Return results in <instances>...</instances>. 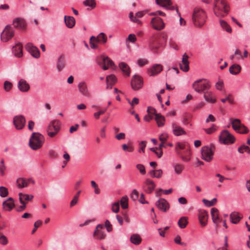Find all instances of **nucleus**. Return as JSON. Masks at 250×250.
Segmentation results:
<instances>
[{
  "label": "nucleus",
  "mask_w": 250,
  "mask_h": 250,
  "mask_svg": "<svg viewBox=\"0 0 250 250\" xmlns=\"http://www.w3.org/2000/svg\"><path fill=\"white\" fill-rule=\"evenodd\" d=\"M91 187L94 189V193L95 194H99L100 193V189L98 187V185L94 181H91L90 182Z\"/></svg>",
  "instance_id": "864d4df0"
},
{
  "label": "nucleus",
  "mask_w": 250,
  "mask_h": 250,
  "mask_svg": "<svg viewBox=\"0 0 250 250\" xmlns=\"http://www.w3.org/2000/svg\"><path fill=\"white\" fill-rule=\"evenodd\" d=\"M117 78L114 75H109L106 78V88L111 89L117 82Z\"/></svg>",
  "instance_id": "2f4dec72"
},
{
  "label": "nucleus",
  "mask_w": 250,
  "mask_h": 250,
  "mask_svg": "<svg viewBox=\"0 0 250 250\" xmlns=\"http://www.w3.org/2000/svg\"><path fill=\"white\" fill-rule=\"evenodd\" d=\"M214 151V146H205L202 147L201 149L202 158L206 162H210L213 159Z\"/></svg>",
  "instance_id": "1a4fd4ad"
},
{
  "label": "nucleus",
  "mask_w": 250,
  "mask_h": 250,
  "mask_svg": "<svg viewBox=\"0 0 250 250\" xmlns=\"http://www.w3.org/2000/svg\"><path fill=\"white\" fill-rule=\"evenodd\" d=\"M198 216L201 225L203 227L206 226L208 218V212L205 210L200 209L198 211Z\"/></svg>",
  "instance_id": "a211bd4d"
},
{
  "label": "nucleus",
  "mask_w": 250,
  "mask_h": 250,
  "mask_svg": "<svg viewBox=\"0 0 250 250\" xmlns=\"http://www.w3.org/2000/svg\"><path fill=\"white\" fill-rule=\"evenodd\" d=\"M107 41V38L104 33H100L97 37L91 36L90 38L89 44L92 49L98 48V43L105 44Z\"/></svg>",
  "instance_id": "423d86ee"
},
{
  "label": "nucleus",
  "mask_w": 250,
  "mask_h": 250,
  "mask_svg": "<svg viewBox=\"0 0 250 250\" xmlns=\"http://www.w3.org/2000/svg\"><path fill=\"white\" fill-rule=\"evenodd\" d=\"M207 15L205 10L199 7L194 8L192 15L193 24L197 27H202L206 23Z\"/></svg>",
  "instance_id": "f257e3e1"
},
{
  "label": "nucleus",
  "mask_w": 250,
  "mask_h": 250,
  "mask_svg": "<svg viewBox=\"0 0 250 250\" xmlns=\"http://www.w3.org/2000/svg\"><path fill=\"white\" fill-rule=\"evenodd\" d=\"M188 223V217H182L178 222V225L181 229H184L186 227Z\"/></svg>",
  "instance_id": "49530a36"
},
{
  "label": "nucleus",
  "mask_w": 250,
  "mask_h": 250,
  "mask_svg": "<svg viewBox=\"0 0 250 250\" xmlns=\"http://www.w3.org/2000/svg\"><path fill=\"white\" fill-rule=\"evenodd\" d=\"M61 123L57 119L51 121L46 129L47 135L50 138L55 137L61 130Z\"/></svg>",
  "instance_id": "39448f33"
},
{
  "label": "nucleus",
  "mask_w": 250,
  "mask_h": 250,
  "mask_svg": "<svg viewBox=\"0 0 250 250\" xmlns=\"http://www.w3.org/2000/svg\"><path fill=\"white\" fill-rule=\"evenodd\" d=\"M243 218V215L238 212H233L230 215V219L231 222L235 224L239 222L241 219Z\"/></svg>",
  "instance_id": "473e14b6"
},
{
  "label": "nucleus",
  "mask_w": 250,
  "mask_h": 250,
  "mask_svg": "<svg viewBox=\"0 0 250 250\" xmlns=\"http://www.w3.org/2000/svg\"><path fill=\"white\" fill-rule=\"evenodd\" d=\"M178 155L182 158V159L185 162H188L190 160V148L188 146L185 150L183 152H178Z\"/></svg>",
  "instance_id": "7c9ffc66"
},
{
  "label": "nucleus",
  "mask_w": 250,
  "mask_h": 250,
  "mask_svg": "<svg viewBox=\"0 0 250 250\" xmlns=\"http://www.w3.org/2000/svg\"><path fill=\"white\" fill-rule=\"evenodd\" d=\"M14 36V31L11 25H6L1 34L0 39L3 42H7Z\"/></svg>",
  "instance_id": "9d476101"
},
{
  "label": "nucleus",
  "mask_w": 250,
  "mask_h": 250,
  "mask_svg": "<svg viewBox=\"0 0 250 250\" xmlns=\"http://www.w3.org/2000/svg\"><path fill=\"white\" fill-rule=\"evenodd\" d=\"M188 56L185 54L182 58L181 62L179 63V66L181 70L184 72H188L189 70V62L188 61Z\"/></svg>",
  "instance_id": "b1692460"
},
{
  "label": "nucleus",
  "mask_w": 250,
  "mask_h": 250,
  "mask_svg": "<svg viewBox=\"0 0 250 250\" xmlns=\"http://www.w3.org/2000/svg\"><path fill=\"white\" fill-rule=\"evenodd\" d=\"M155 120L157 122V125L159 127L164 125L165 122V117L161 115L160 114H156Z\"/></svg>",
  "instance_id": "c03bdc74"
},
{
  "label": "nucleus",
  "mask_w": 250,
  "mask_h": 250,
  "mask_svg": "<svg viewBox=\"0 0 250 250\" xmlns=\"http://www.w3.org/2000/svg\"><path fill=\"white\" fill-rule=\"evenodd\" d=\"M3 208L6 211H10L15 207L14 199L9 197L2 203Z\"/></svg>",
  "instance_id": "a878e982"
},
{
  "label": "nucleus",
  "mask_w": 250,
  "mask_h": 250,
  "mask_svg": "<svg viewBox=\"0 0 250 250\" xmlns=\"http://www.w3.org/2000/svg\"><path fill=\"white\" fill-rule=\"evenodd\" d=\"M229 10V6L226 0H214L213 12L217 17H225L228 14Z\"/></svg>",
  "instance_id": "f03ea898"
},
{
  "label": "nucleus",
  "mask_w": 250,
  "mask_h": 250,
  "mask_svg": "<svg viewBox=\"0 0 250 250\" xmlns=\"http://www.w3.org/2000/svg\"><path fill=\"white\" fill-rule=\"evenodd\" d=\"M13 53L14 55L18 58L22 56V45L21 43H17L12 48Z\"/></svg>",
  "instance_id": "cd10ccee"
},
{
  "label": "nucleus",
  "mask_w": 250,
  "mask_h": 250,
  "mask_svg": "<svg viewBox=\"0 0 250 250\" xmlns=\"http://www.w3.org/2000/svg\"><path fill=\"white\" fill-rule=\"evenodd\" d=\"M235 141L234 136L227 130L222 131L219 136V141L225 145L233 144Z\"/></svg>",
  "instance_id": "6e6552de"
},
{
  "label": "nucleus",
  "mask_w": 250,
  "mask_h": 250,
  "mask_svg": "<svg viewBox=\"0 0 250 250\" xmlns=\"http://www.w3.org/2000/svg\"><path fill=\"white\" fill-rule=\"evenodd\" d=\"M157 37L155 36L152 37L149 41V47L153 52H157L159 47L156 44Z\"/></svg>",
  "instance_id": "f704fd0d"
},
{
  "label": "nucleus",
  "mask_w": 250,
  "mask_h": 250,
  "mask_svg": "<svg viewBox=\"0 0 250 250\" xmlns=\"http://www.w3.org/2000/svg\"><path fill=\"white\" fill-rule=\"evenodd\" d=\"M130 240L134 245H139L142 242V238L138 234H133L131 235Z\"/></svg>",
  "instance_id": "a19ab883"
},
{
  "label": "nucleus",
  "mask_w": 250,
  "mask_h": 250,
  "mask_svg": "<svg viewBox=\"0 0 250 250\" xmlns=\"http://www.w3.org/2000/svg\"><path fill=\"white\" fill-rule=\"evenodd\" d=\"M241 70L240 65L237 64L232 65L229 69V72L233 75H237L239 73Z\"/></svg>",
  "instance_id": "ea45409f"
},
{
  "label": "nucleus",
  "mask_w": 250,
  "mask_h": 250,
  "mask_svg": "<svg viewBox=\"0 0 250 250\" xmlns=\"http://www.w3.org/2000/svg\"><path fill=\"white\" fill-rule=\"evenodd\" d=\"M122 149L125 151H127L129 152H132L134 150V147L131 144H123L122 145Z\"/></svg>",
  "instance_id": "8fccbe9b"
},
{
  "label": "nucleus",
  "mask_w": 250,
  "mask_h": 250,
  "mask_svg": "<svg viewBox=\"0 0 250 250\" xmlns=\"http://www.w3.org/2000/svg\"><path fill=\"white\" fill-rule=\"evenodd\" d=\"M128 198L127 196H123L121 200V207L123 209L127 208L128 207Z\"/></svg>",
  "instance_id": "09e8293b"
},
{
  "label": "nucleus",
  "mask_w": 250,
  "mask_h": 250,
  "mask_svg": "<svg viewBox=\"0 0 250 250\" xmlns=\"http://www.w3.org/2000/svg\"><path fill=\"white\" fill-rule=\"evenodd\" d=\"M131 85L133 89L138 90L141 89L143 85L142 78L138 75H134L131 81Z\"/></svg>",
  "instance_id": "ddd939ff"
},
{
  "label": "nucleus",
  "mask_w": 250,
  "mask_h": 250,
  "mask_svg": "<svg viewBox=\"0 0 250 250\" xmlns=\"http://www.w3.org/2000/svg\"><path fill=\"white\" fill-rule=\"evenodd\" d=\"M64 20L65 25L68 28H71L74 26L75 24V20L74 17L65 16Z\"/></svg>",
  "instance_id": "c9c22d12"
},
{
  "label": "nucleus",
  "mask_w": 250,
  "mask_h": 250,
  "mask_svg": "<svg viewBox=\"0 0 250 250\" xmlns=\"http://www.w3.org/2000/svg\"><path fill=\"white\" fill-rule=\"evenodd\" d=\"M104 227L106 228L107 231L110 232L112 230V226L110 224V222L109 220H106L105 222V225L104 226Z\"/></svg>",
  "instance_id": "774afa93"
},
{
  "label": "nucleus",
  "mask_w": 250,
  "mask_h": 250,
  "mask_svg": "<svg viewBox=\"0 0 250 250\" xmlns=\"http://www.w3.org/2000/svg\"><path fill=\"white\" fill-rule=\"evenodd\" d=\"M238 151L241 153H243L244 152L250 153V149L249 146L243 145L238 148Z\"/></svg>",
  "instance_id": "13d9d810"
},
{
  "label": "nucleus",
  "mask_w": 250,
  "mask_h": 250,
  "mask_svg": "<svg viewBox=\"0 0 250 250\" xmlns=\"http://www.w3.org/2000/svg\"><path fill=\"white\" fill-rule=\"evenodd\" d=\"M25 48L26 50L34 58H39L40 57V52L39 49L33 45L32 43L29 42L27 43Z\"/></svg>",
  "instance_id": "4468645a"
},
{
  "label": "nucleus",
  "mask_w": 250,
  "mask_h": 250,
  "mask_svg": "<svg viewBox=\"0 0 250 250\" xmlns=\"http://www.w3.org/2000/svg\"><path fill=\"white\" fill-rule=\"evenodd\" d=\"M169 137L167 133H163L160 135L159 139L161 142H166Z\"/></svg>",
  "instance_id": "bf43d9fd"
},
{
  "label": "nucleus",
  "mask_w": 250,
  "mask_h": 250,
  "mask_svg": "<svg viewBox=\"0 0 250 250\" xmlns=\"http://www.w3.org/2000/svg\"><path fill=\"white\" fill-rule=\"evenodd\" d=\"M156 207L161 210L167 212L169 208V205L167 201L164 198H161L155 203Z\"/></svg>",
  "instance_id": "aec40b11"
},
{
  "label": "nucleus",
  "mask_w": 250,
  "mask_h": 250,
  "mask_svg": "<svg viewBox=\"0 0 250 250\" xmlns=\"http://www.w3.org/2000/svg\"><path fill=\"white\" fill-rule=\"evenodd\" d=\"M230 120L232 128L237 132L240 134H246L249 132V129L244 125L241 124L240 119L231 118Z\"/></svg>",
  "instance_id": "0eeeda50"
},
{
  "label": "nucleus",
  "mask_w": 250,
  "mask_h": 250,
  "mask_svg": "<svg viewBox=\"0 0 250 250\" xmlns=\"http://www.w3.org/2000/svg\"><path fill=\"white\" fill-rule=\"evenodd\" d=\"M107 107L100 109L99 111L94 113L93 116L96 119H99L101 115L104 114L107 110Z\"/></svg>",
  "instance_id": "6e6d98bb"
},
{
  "label": "nucleus",
  "mask_w": 250,
  "mask_h": 250,
  "mask_svg": "<svg viewBox=\"0 0 250 250\" xmlns=\"http://www.w3.org/2000/svg\"><path fill=\"white\" fill-rule=\"evenodd\" d=\"M18 89L22 92H27L30 89L29 84L24 79H21L18 83Z\"/></svg>",
  "instance_id": "393cba45"
},
{
  "label": "nucleus",
  "mask_w": 250,
  "mask_h": 250,
  "mask_svg": "<svg viewBox=\"0 0 250 250\" xmlns=\"http://www.w3.org/2000/svg\"><path fill=\"white\" fill-rule=\"evenodd\" d=\"M163 67L162 65L155 64L147 70L149 76H154L160 73L163 70Z\"/></svg>",
  "instance_id": "412c9836"
},
{
  "label": "nucleus",
  "mask_w": 250,
  "mask_h": 250,
  "mask_svg": "<svg viewBox=\"0 0 250 250\" xmlns=\"http://www.w3.org/2000/svg\"><path fill=\"white\" fill-rule=\"evenodd\" d=\"M104 225L103 224L98 225L93 234V237L95 240H102L105 238L106 234L104 231Z\"/></svg>",
  "instance_id": "9b49d317"
},
{
  "label": "nucleus",
  "mask_w": 250,
  "mask_h": 250,
  "mask_svg": "<svg viewBox=\"0 0 250 250\" xmlns=\"http://www.w3.org/2000/svg\"><path fill=\"white\" fill-rule=\"evenodd\" d=\"M83 4L86 6L91 7L92 8H94L96 6L95 0H85L83 1Z\"/></svg>",
  "instance_id": "4d7b16f0"
},
{
  "label": "nucleus",
  "mask_w": 250,
  "mask_h": 250,
  "mask_svg": "<svg viewBox=\"0 0 250 250\" xmlns=\"http://www.w3.org/2000/svg\"><path fill=\"white\" fill-rule=\"evenodd\" d=\"M26 179L23 178H19L17 180V186L19 188H23L28 186Z\"/></svg>",
  "instance_id": "a18cd8bd"
},
{
  "label": "nucleus",
  "mask_w": 250,
  "mask_h": 250,
  "mask_svg": "<svg viewBox=\"0 0 250 250\" xmlns=\"http://www.w3.org/2000/svg\"><path fill=\"white\" fill-rule=\"evenodd\" d=\"M6 169V167L5 165L4 161L3 159H1L0 162V173L1 176L5 175V171Z\"/></svg>",
  "instance_id": "603ef678"
},
{
  "label": "nucleus",
  "mask_w": 250,
  "mask_h": 250,
  "mask_svg": "<svg viewBox=\"0 0 250 250\" xmlns=\"http://www.w3.org/2000/svg\"><path fill=\"white\" fill-rule=\"evenodd\" d=\"M154 182L150 179H146L144 182L143 189L144 191L148 194L151 193L155 188Z\"/></svg>",
  "instance_id": "6ab92c4d"
},
{
  "label": "nucleus",
  "mask_w": 250,
  "mask_h": 250,
  "mask_svg": "<svg viewBox=\"0 0 250 250\" xmlns=\"http://www.w3.org/2000/svg\"><path fill=\"white\" fill-rule=\"evenodd\" d=\"M8 194V189L4 187H0V196L2 197H6Z\"/></svg>",
  "instance_id": "5fc2aeb1"
},
{
  "label": "nucleus",
  "mask_w": 250,
  "mask_h": 250,
  "mask_svg": "<svg viewBox=\"0 0 250 250\" xmlns=\"http://www.w3.org/2000/svg\"><path fill=\"white\" fill-rule=\"evenodd\" d=\"M129 18L131 21L134 22H136L139 24H141V21L140 20L137 19L135 16H134L133 13L132 12H130L129 13Z\"/></svg>",
  "instance_id": "0e129e2a"
},
{
  "label": "nucleus",
  "mask_w": 250,
  "mask_h": 250,
  "mask_svg": "<svg viewBox=\"0 0 250 250\" xmlns=\"http://www.w3.org/2000/svg\"><path fill=\"white\" fill-rule=\"evenodd\" d=\"M25 119L22 115L16 116L13 119V123L17 129H22L25 126Z\"/></svg>",
  "instance_id": "f3484780"
},
{
  "label": "nucleus",
  "mask_w": 250,
  "mask_h": 250,
  "mask_svg": "<svg viewBox=\"0 0 250 250\" xmlns=\"http://www.w3.org/2000/svg\"><path fill=\"white\" fill-rule=\"evenodd\" d=\"M166 142H161V143L159 145V146L158 147H155L150 148V150L152 151H155V150H158L159 152L156 153V155L158 156V158H161L163 155V151H162V148L163 147H166Z\"/></svg>",
  "instance_id": "4c0bfd02"
},
{
  "label": "nucleus",
  "mask_w": 250,
  "mask_h": 250,
  "mask_svg": "<svg viewBox=\"0 0 250 250\" xmlns=\"http://www.w3.org/2000/svg\"><path fill=\"white\" fill-rule=\"evenodd\" d=\"M78 88L79 92L83 96L89 97L90 96V92L88 89L87 84L84 82H81L78 85Z\"/></svg>",
  "instance_id": "4be33fe9"
},
{
  "label": "nucleus",
  "mask_w": 250,
  "mask_h": 250,
  "mask_svg": "<svg viewBox=\"0 0 250 250\" xmlns=\"http://www.w3.org/2000/svg\"><path fill=\"white\" fill-rule=\"evenodd\" d=\"M211 87V83L207 79H199L194 82L192 84L193 89L199 93H204Z\"/></svg>",
  "instance_id": "20e7f679"
},
{
  "label": "nucleus",
  "mask_w": 250,
  "mask_h": 250,
  "mask_svg": "<svg viewBox=\"0 0 250 250\" xmlns=\"http://www.w3.org/2000/svg\"><path fill=\"white\" fill-rule=\"evenodd\" d=\"M155 2L157 4L169 10H176V12L178 13L179 16H181L180 13L179 12L178 8L172 5L171 0H155Z\"/></svg>",
  "instance_id": "f8f14e48"
},
{
  "label": "nucleus",
  "mask_w": 250,
  "mask_h": 250,
  "mask_svg": "<svg viewBox=\"0 0 250 250\" xmlns=\"http://www.w3.org/2000/svg\"><path fill=\"white\" fill-rule=\"evenodd\" d=\"M12 87V83L9 81H5L4 83V89L6 91H9Z\"/></svg>",
  "instance_id": "680f3d73"
},
{
  "label": "nucleus",
  "mask_w": 250,
  "mask_h": 250,
  "mask_svg": "<svg viewBox=\"0 0 250 250\" xmlns=\"http://www.w3.org/2000/svg\"><path fill=\"white\" fill-rule=\"evenodd\" d=\"M19 201L20 203H24L26 205L28 201H31L34 198V196L32 194H27L22 193H19Z\"/></svg>",
  "instance_id": "bb28decb"
},
{
  "label": "nucleus",
  "mask_w": 250,
  "mask_h": 250,
  "mask_svg": "<svg viewBox=\"0 0 250 250\" xmlns=\"http://www.w3.org/2000/svg\"><path fill=\"white\" fill-rule=\"evenodd\" d=\"M172 128L173 134L175 136H180L186 134V132L181 126L173 123L172 124Z\"/></svg>",
  "instance_id": "c85d7f7f"
},
{
  "label": "nucleus",
  "mask_w": 250,
  "mask_h": 250,
  "mask_svg": "<svg viewBox=\"0 0 250 250\" xmlns=\"http://www.w3.org/2000/svg\"><path fill=\"white\" fill-rule=\"evenodd\" d=\"M136 168L140 171V173L142 175H145L146 173V168L145 166L142 164H137Z\"/></svg>",
  "instance_id": "052dcab7"
},
{
  "label": "nucleus",
  "mask_w": 250,
  "mask_h": 250,
  "mask_svg": "<svg viewBox=\"0 0 250 250\" xmlns=\"http://www.w3.org/2000/svg\"><path fill=\"white\" fill-rule=\"evenodd\" d=\"M188 146H190L189 144L187 142H184L183 143L178 142L176 145L175 150L177 153L178 154V152H181L180 151L179 149H186L187 148H188Z\"/></svg>",
  "instance_id": "79ce46f5"
},
{
  "label": "nucleus",
  "mask_w": 250,
  "mask_h": 250,
  "mask_svg": "<svg viewBox=\"0 0 250 250\" xmlns=\"http://www.w3.org/2000/svg\"><path fill=\"white\" fill-rule=\"evenodd\" d=\"M139 192L136 189H134L130 195V198L133 200L136 201L139 197Z\"/></svg>",
  "instance_id": "69168bd1"
},
{
  "label": "nucleus",
  "mask_w": 250,
  "mask_h": 250,
  "mask_svg": "<svg viewBox=\"0 0 250 250\" xmlns=\"http://www.w3.org/2000/svg\"><path fill=\"white\" fill-rule=\"evenodd\" d=\"M101 59L102 61H98V63L104 70H107L110 66L114 65L113 62L107 56H101Z\"/></svg>",
  "instance_id": "dca6fc26"
},
{
  "label": "nucleus",
  "mask_w": 250,
  "mask_h": 250,
  "mask_svg": "<svg viewBox=\"0 0 250 250\" xmlns=\"http://www.w3.org/2000/svg\"><path fill=\"white\" fill-rule=\"evenodd\" d=\"M48 155L51 158H56L58 156L57 152L53 149H50L49 150Z\"/></svg>",
  "instance_id": "338daca9"
},
{
  "label": "nucleus",
  "mask_w": 250,
  "mask_h": 250,
  "mask_svg": "<svg viewBox=\"0 0 250 250\" xmlns=\"http://www.w3.org/2000/svg\"><path fill=\"white\" fill-rule=\"evenodd\" d=\"M174 171L177 175H180L182 173L184 169V166L180 164H176L174 165Z\"/></svg>",
  "instance_id": "de8ad7c7"
},
{
  "label": "nucleus",
  "mask_w": 250,
  "mask_h": 250,
  "mask_svg": "<svg viewBox=\"0 0 250 250\" xmlns=\"http://www.w3.org/2000/svg\"><path fill=\"white\" fill-rule=\"evenodd\" d=\"M44 141V136L39 133L34 132L29 140V146L33 150H37L40 148Z\"/></svg>",
  "instance_id": "7ed1b4c3"
},
{
  "label": "nucleus",
  "mask_w": 250,
  "mask_h": 250,
  "mask_svg": "<svg viewBox=\"0 0 250 250\" xmlns=\"http://www.w3.org/2000/svg\"><path fill=\"white\" fill-rule=\"evenodd\" d=\"M119 67L125 75L129 76L130 74V70L128 65L125 62H122L119 63Z\"/></svg>",
  "instance_id": "58836bf2"
},
{
  "label": "nucleus",
  "mask_w": 250,
  "mask_h": 250,
  "mask_svg": "<svg viewBox=\"0 0 250 250\" xmlns=\"http://www.w3.org/2000/svg\"><path fill=\"white\" fill-rule=\"evenodd\" d=\"M65 66V61L64 56L61 55L58 60L57 68L58 71H61Z\"/></svg>",
  "instance_id": "e433bc0d"
},
{
  "label": "nucleus",
  "mask_w": 250,
  "mask_h": 250,
  "mask_svg": "<svg viewBox=\"0 0 250 250\" xmlns=\"http://www.w3.org/2000/svg\"><path fill=\"white\" fill-rule=\"evenodd\" d=\"M220 24L222 29L229 33H231L232 29L230 26L225 21L220 20Z\"/></svg>",
  "instance_id": "37998d69"
},
{
  "label": "nucleus",
  "mask_w": 250,
  "mask_h": 250,
  "mask_svg": "<svg viewBox=\"0 0 250 250\" xmlns=\"http://www.w3.org/2000/svg\"><path fill=\"white\" fill-rule=\"evenodd\" d=\"M151 24L152 27L156 30L160 31L165 28V24L162 19L159 17L153 18Z\"/></svg>",
  "instance_id": "2eb2a0df"
},
{
  "label": "nucleus",
  "mask_w": 250,
  "mask_h": 250,
  "mask_svg": "<svg viewBox=\"0 0 250 250\" xmlns=\"http://www.w3.org/2000/svg\"><path fill=\"white\" fill-rule=\"evenodd\" d=\"M204 98L208 103H215L216 102V99L213 95V93L209 90H207L203 93Z\"/></svg>",
  "instance_id": "c756f323"
},
{
  "label": "nucleus",
  "mask_w": 250,
  "mask_h": 250,
  "mask_svg": "<svg viewBox=\"0 0 250 250\" xmlns=\"http://www.w3.org/2000/svg\"><path fill=\"white\" fill-rule=\"evenodd\" d=\"M211 215L213 222L215 224H218L220 222L219 218V210L217 208H213L211 209Z\"/></svg>",
  "instance_id": "72a5a7b5"
},
{
  "label": "nucleus",
  "mask_w": 250,
  "mask_h": 250,
  "mask_svg": "<svg viewBox=\"0 0 250 250\" xmlns=\"http://www.w3.org/2000/svg\"><path fill=\"white\" fill-rule=\"evenodd\" d=\"M13 24L14 26L19 29L24 30L26 26L25 20L21 18H17L13 20Z\"/></svg>",
  "instance_id": "5701e85b"
},
{
  "label": "nucleus",
  "mask_w": 250,
  "mask_h": 250,
  "mask_svg": "<svg viewBox=\"0 0 250 250\" xmlns=\"http://www.w3.org/2000/svg\"><path fill=\"white\" fill-rule=\"evenodd\" d=\"M120 205L118 202L114 203L112 206V210L115 213H118L119 211Z\"/></svg>",
  "instance_id": "e2e57ef3"
},
{
  "label": "nucleus",
  "mask_w": 250,
  "mask_h": 250,
  "mask_svg": "<svg viewBox=\"0 0 250 250\" xmlns=\"http://www.w3.org/2000/svg\"><path fill=\"white\" fill-rule=\"evenodd\" d=\"M203 202L207 207H211L214 206L217 203L216 198H213L211 201H208L206 199L202 200Z\"/></svg>",
  "instance_id": "3c124183"
}]
</instances>
